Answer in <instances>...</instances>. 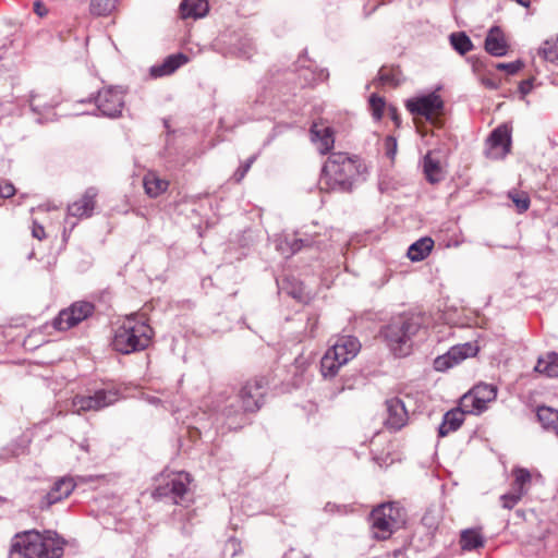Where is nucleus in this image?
Here are the masks:
<instances>
[{"label":"nucleus","instance_id":"nucleus-33","mask_svg":"<svg viewBox=\"0 0 558 558\" xmlns=\"http://www.w3.org/2000/svg\"><path fill=\"white\" fill-rule=\"evenodd\" d=\"M450 43L460 54H465L473 49L471 39L464 33L451 34Z\"/></svg>","mask_w":558,"mask_h":558},{"label":"nucleus","instance_id":"nucleus-15","mask_svg":"<svg viewBox=\"0 0 558 558\" xmlns=\"http://www.w3.org/2000/svg\"><path fill=\"white\" fill-rule=\"evenodd\" d=\"M487 143L495 158H504L511 150V128L507 124L497 126L489 135Z\"/></svg>","mask_w":558,"mask_h":558},{"label":"nucleus","instance_id":"nucleus-27","mask_svg":"<svg viewBox=\"0 0 558 558\" xmlns=\"http://www.w3.org/2000/svg\"><path fill=\"white\" fill-rule=\"evenodd\" d=\"M143 184L146 194L153 198L163 194L169 187V181L159 178L155 172L145 174Z\"/></svg>","mask_w":558,"mask_h":558},{"label":"nucleus","instance_id":"nucleus-40","mask_svg":"<svg viewBox=\"0 0 558 558\" xmlns=\"http://www.w3.org/2000/svg\"><path fill=\"white\" fill-rule=\"evenodd\" d=\"M524 66L523 62L517 60L510 63H497L496 69L500 71H506L508 74H515Z\"/></svg>","mask_w":558,"mask_h":558},{"label":"nucleus","instance_id":"nucleus-31","mask_svg":"<svg viewBox=\"0 0 558 558\" xmlns=\"http://www.w3.org/2000/svg\"><path fill=\"white\" fill-rule=\"evenodd\" d=\"M536 416L545 429H553L558 422V411L550 407H538Z\"/></svg>","mask_w":558,"mask_h":558},{"label":"nucleus","instance_id":"nucleus-30","mask_svg":"<svg viewBox=\"0 0 558 558\" xmlns=\"http://www.w3.org/2000/svg\"><path fill=\"white\" fill-rule=\"evenodd\" d=\"M535 371L548 377H558V354L548 353L538 359Z\"/></svg>","mask_w":558,"mask_h":558},{"label":"nucleus","instance_id":"nucleus-51","mask_svg":"<svg viewBox=\"0 0 558 558\" xmlns=\"http://www.w3.org/2000/svg\"><path fill=\"white\" fill-rule=\"evenodd\" d=\"M551 430H554L558 435V422Z\"/></svg>","mask_w":558,"mask_h":558},{"label":"nucleus","instance_id":"nucleus-32","mask_svg":"<svg viewBox=\"0 0 558 558\" xmlns=\"http://www.w3.org/2000/svg\"><path fill=\"white\" fill-rule=\"evenodd\" d=\"M512 475L514 477V481L512 483L511 488L525 495L527 492L526 486L531 483L532 480L530 471L526 469L518 468L512 471Z\"/></svg>","mask_w":558,"mask_h":558},{"label":"nucleus","instance_id":"nucleus-9","mask_svg":"<svg viewBox=\"0 0 558 558\" xmlns=\"http://www.w3.org/2000/svg\"><path fill=\"white\" fill-rule=\"evenodd\" d=\"M94 312V303L76 301L59 312L58 316L52 320V327L58 331H66L86 320Z\"/></svg>","mask_w":558,"mask_h":558},{"label":"nucleus","instance_id":"nucleus-7","mask_svg":"<svg viewBox=\"0 0 558 558\" xmlns=\"http://www.w3.org/2000/svg\"><path fill=\"white\" fill-rule=\"evenodd\" d=\"M267 380L264 377H253L240 388L236 399L243 412L255 413L265 402Z\"/></svg>","mask_w":558,"mask_h":558},{"label":"nucleus","instance_id":"nucleus-48","mask_svg":"<svg viewBox=\"0 0 558 558\" xmlns=\"http://www.w3.org/2000/svg\"><path fill=\"white\" fill-rule=\"evenodd\" d=\"M283 558H307V555L299 549L291 548L284 554Z\"/></svg>","mask_w":558,"mask_h":558},{"label":"nucleus","instance_id":"nucleus-6","mask_svg":"<svg viewBox=\"0 0 558 558\" xmlns=\"http://www.w3.org/2000/svg\"><path fill=\"white\" fill-rule=\"evenodd\" d=\"M405 108L414 117L415 122L416 118H424L436 128L444 125L445 102L436 93L408 99Z\"/></svg>","mask_w":558,"mask_h":558},{"label":"nucleus","instance_id":"nucleus-26","mask_svg":"<svg viewBox=\"0 0 558 558\" xmlns=\"http://www.w3.org/2000/svg\"><path fill=\"white\" fill-rule=\"evenodd\" d=\"M459 544L462 550L471 551L482 548L485 545L484 536L481 529H466L460 534Z\"/></svg>","mask_w":558,"mask_h":558},{"label":"nucleus","instance_id":"nucleus-5","mask_svg":"<svg viewBox=\"0 0 558 558\" xmlns=\"http://www.w3.org/2000/svg\"><path fill=\"white\" fill-rule=\"evenodd\" d=\"M369 521L373 537L387 541L405 523V512L398 502H386L372 510Z\"/></svg>","mask_w":558,"mask_h":558},{"label":"nucleus","instance_id":"nucleus-39","mask_svg":"<svg viewBox=\"0 0 558 558\" xmlns=\"http://www.w3.org/2000/svg\"><path fill=\"white\" fill-rule=\"evenodd\" d=\"M523 496L520 492L511 488L509 493L501 496L502 507L509 510L512 509Z\"/></svg>","mask_w":558,"mask_h":558},{"label":"nucleus","instance_id":"nucleus-29","mask_svg":"<svg viewBox=\"0 0 558 558\" xmlns=\"http://www.w3.org/2000/svg\"><path fill=\"white\" fill-rule=\"evenodd\" d=\"M43 558H60L63 554V542L50 534L43 535Z\"/></svg>","mask_w":558,"mask_h":558},{"label":"nucleus","instance_id":"nucleus-24","mask_svg":"<svg viewBox=\"0 0 558 558\" xmlns=\"http://www.w3.org/2000/svg\"><path fill=\"white\" fill-rule=\"evenodd\" d=\"M423 173L430 184H437L445 178V168L440 160L434 156V151L429 150L423 158Z\"/></svg>","mask_w":558,"mask_h":558},{"label":"nucleus","instance_id":"nucleus-47","mask_svg":"<svg viewBox=\"0 0 558 558\" xmlns=\"http://www.w3.org/2000/svg\"><path fill=\"white\" fill-rule=\"evenodd\" d=\"M388 113L391 120L395 122L396 126L399 128L401 124V118L399 116L398 109L395 106H389Z\"/></svg>","mask_w":558,"mask_h":558},{"label":"nucleus","instance_id":"nucleus-44","mask_svg":"<svg viewBox=\"0 0 558 558\" xmlns=\"http://www.w3.org/2000/svg\"><path fill=\"white\" fill-rule=\"evenodd\" d=\"M533 81H534V78L531 77V78L524 80L520 83L519 90L523 96L527 95L532 90Z\"/></svg>","mask_w":558,"mask_h":558},{"label":"nucleus","instance_id":"nucleus-23","mask_svg":"<svg viewBox=\"0 0 558 558\" xmlns=\"http://www.w3.org/2000/svg\"><path fill=\"white\" fill-rule=\"evenodd\" d=\"M465 414H470V412H466L460 404L457 408L449 410L444 415L442 422L439 426V436L446 437L450 433L459 429L464 422Z\"/></svg>","mask_w":558,"mask_h":558},{"label":"nucleus","instance_id":"nucleus-14","mask_svg":"<svg viewBox=\"0 0 558 558\" xmlns=\"http://www.w3.org/2000/svg\"><path fill=\"white\" fill-rule=\"evenodd\" d=\"M387 416L385 426L390 430H400L409 421V413L403 401L393 397L386 401Z\"/></svg>","mask_w":558,"mask_h":558},{"label":"nucleus","instance_id":"nucleus-37","mask_svg":"<svg viewBox=\"0 0 558 558\" xmlns=\"http://www.w3.org/2000/svg\"><path fill=\"white\" fill-rule=\"evenodd\" d=\"M369 106L372 110V114L376 120H380L384 116V111L386 108V101L383 97H379L373 94L369 98Z\"/></svg>","mask_w":558,"mask_h":558},{"label":"nucleus","instance_id":"nucleus-21","mask_svg":"<svg viewBox=\"0 0 558 558\" xmlns=\"http://www.w3.org/2000/svg\"><path fill=\"white\" fill-rule=\"evenodd\" d=\"M485 49L488 53L495 57H502L507 54L509 45L500 27L494 26L489 29L485 39Z\"/></svg>","mask_w":558,"mask_h":558},{"label":"nucleus","instance_id":"nucleus-50","mask_svg":"<svg viewBox=\"0 0 558 558\" xmlns=\"http://www.w3.org/2000/svg\"><path fill=\"white\" fill-rule=\"evenodd\" d=\"M302 246H303V240L294 239L292 244H291L292 253L298 252L299 250H301Z\"/></svg>","mask_w":558,"mask_h":558},{"label":"nucleus","instance_id":"nucleus-25","mask_svg":"<svg viewBox=\"0 0 558 558\" xmlns=\"http://www.w3.org/2000/svg\"><path fill=\"white\" fill-rule=\"evenodd\" d=\"M179 11L183 20H196L204 17L208 13L209 4L207 0H182Z\"/></svg>","mask_w":558,"mask_h":558},{"label":"nucleus","instance_id":"nucleus-4","mask_svg":"<svg viewBox=\"0 0 558 558\" xmlns=\"http://www.w3.org/2000/svg\"><path fill=\"white\" fill-rule=\"evenodd\" d=\"M361 350V342L353 336H341L325 352L320 360V373L324 378H333L342 366L352 361Z\"/></svg>","mask_w":558,"mask_h":558},{"label":"nucleus","instance_id":"nucleus-45","mask_svg":"<svg viewBox=\"0 0 558 558\" xmlns=\"http://www.w3.org/2000/svg\"><path fill=\"white\" fill-rule=\"evenodd\" d=\"M32 234L34 238L43 240L46 238L45 228L41 225L34 222L32 228Z\"/></svg>","mask_w":558,"mask_h":558},{"label":"nucleus","instance_id":"nucleus-22","mask_svg":"<svg viewBox=\"0 0 558 558\" xmlns=\"http://www.w3.org/2000/svg\"><path fill=\"white\" fill-rule=\"evenodd\" d=\"M189 62V57L184 53L168 56L162 63L150 68V75L155 78L174 73L181 65Z\"/></svg>","mask_w":558,"mask_h":558},{"label":"nucleus","instance_id":"nucleus-34","mask_svg":"<svg viewBox=\"0 0 558 558\" xmlns=\"http://www.w3.org/2000/svg\"><path fill=\"white\" fill-rule=\"evenodd\" d=\"M116 9V0H90V12L97 16H107Z\"/></svg>","mask_w":558,"mask_h":558},{"label":"nucleus","instance_id":"nucleus-20","mask_svg":"<svg viewBox=\"0 0 558 558\" xmlns=\"http://www.w3.org/2000/svg\"><path fill=\"white\" fill-rule=\"evenodd\" d=\"M59 102V95L52 90L36 92L29 99L32 110L40 116H49Z\"/></svg>","mask_w":558,"mask_h":558},{"label":"nucleus","instance_id":"nucleus-1","mask_svg":"<svg viewBox=\"0 0 558 558\" xmlns=\"http://www.w3.org/2000/svg\"><path fill=\"white\" fill-rule=\"evenodd\" d=\"M366 168L355 155L330 153L322 170L320 183L328 191L351 192L355 180Z\"/></svg>","mask_w":558,"mask_h":558},{"label":"nucleus","instance_id":"nucleus-49","mask_svg":"<svg viewBox=\"0 0 558 558\" xmlns=\"http://www.w3.org/2000/svg\"><path fill=\"white\" fill-rule=\"evenodd\" d=\"M482 84L489 89H497L499 87L498 82L493 77H483Z\"/></svg>","mask_w":558,"mask_h":558},{"label":"nucleus","instance_id":"nucleus-12","mask_svg":"<svg viewBox=\"0 0 558 558\" xmlns=\"http://www.w3.org/2000/svg\"><path fill=\"white\" fill-rule=\"evenodd\" d=\"M477 352L478 347L470 342L454 345L447 353L434 360V368L438 372H446L465 359L475 356Z\"/></svg>","mask_w":558,"mask_h":558},{"label":"nucleus","instance_id":"nucleus-8","mask_svg":"<svg viewBox=\"0 0 558 558\" xmlns=\"http://www.w3.org/2000/svg\"><path fill=\"white\" fill-rule=\"evenodd\" d=\"M497 391L496 386L480 383L460 398V405L470 414H481L496 400Z\"/></svg>","mask_w":558,"mask_h":558},{"label":"nucleus","instance_id":"nucleus-19","mask_svg":"<svg viewBox=\"0 0 558 558\" xmlns=\"http://www.w3.org/2000/svg\"><path fill=\"white\" fill-rule=\"evenodd\" d=\"M75 488V483L71 477H62L54 482L50 490L43 497L40 509H48L52 505L68 498Z\"/></svg>","mask_w":558,"mask_h":558},{"label":"nucleus","instance_id":"nucleus-36","mask_svg":"<svg viewBox=\"0 0 558 558\" xmlns=\"http://www.w3.org/2000/svg\"><path fill=\"white\" fill-rule=\"evenodd\" d=\"M541 53L547 61H558V36L556 38L546 40L541 49Z\"/></svg>","mask_w":558,"mask_h":558},{"label":"nucleus","instance_id":"nucleus-2","mask_svg":"<svg viewBox=\"0 0 558 558\" xmlns=\"http://www.w3.org/2000/svg\"><path fill=\"white\" fill-rule=\"evenodd\" d=\"M153 328L143 315H132L123 319L116 329L111 345L114 351L131 354L145 350L151 342Z\"/></svg>","mask_w":558,"mask_h":558},{"label":"nucleus","instance_id":"nucleus-11","mask_svg":"<svg viewBox=\"0 0 558 558\" xmlns=\"http://www.w3.org/2000/svg\"><path fill=\"white\" fill-rule=\"evenodd\" d=\"M118 400V392L114 390H98L93 396H75L72 407L77 414L88 411H99Z\"/></svg>","mask_w":558,"mask_h":558},{"label":"nucleus","instance_id":"nucleus-28","mask_svg":"<svg viewBox=\"0 0 558 558\" xmlns=\"http://www.w3.org/2000/svg\"><path fill=\"white\" fill-rule=\"evenodd\" d=\"M434 247V241L430 238H422L414 242L408 250V257L413 262L425 259Z\"/></svg>","mask_w":558,"mask_h":558},{"label":"nucleus","instance_id":"nucleus-13","mask_svg":"<svg viewBox=\"0 0 558 558\" xmlns=\"http://www.w3.org/2000/svg\"><path fill=\"white\" fill-rule=\"evenodd\" d=\"M96 105L104 116L118 117L124 105L123 92L114 87H104L98 92Z\"/></svg>","mask_w":558,"mask_h":558},{"label":"nucleus","instance_id":"nucleus-35","mask_svg":"<svg viewBox=\"0 0 558 558\" xmlns=\"http://www.w3.org/2000/svg\"><path fill=\"white\" fill-rule=\"evenodd\" d=\"M400 73L399 68L383 66L378 72V80L383 85L397 86Z\"/></svg>","mask_w":558,"mask_h":558},{"label":"nucleus","instance_id":"nucleus-38","mask_svg":"<svg viewBox=\"0 0 558 558\" xmlns=\"http://www.w3.org/2000/svg\"><path fill=\"white\" fill-rule=\"evenodd\" d=\"M509 197L514 203L520 213L526 211L530 207V197L525 192H510Z\"/></svg>","mask_w":558,"mask_h":558},{"label":"nucleus","instance_id":"nucleus-18","mask_svg":"<svg viewBox=\"0 0 558 558\" xmlns=\"http://www.w3.org/2000/svg\"><path fill=\"white\" fill-rule=\"evenodd\" d=\"M98 191L95 187L87 189L80 198L68 206L70 216L76 218L92 217L97 205Z\"/></svg>","mask_w":558,"mask_h":558},{"label":"nucleus","instance_id":"nucleus-42","mask_svg":"<svg viewBox=\"0 0 558 558\" xmlns=\"http://www.w3.org/2000/svg\"><path fill=\"white\" fill-rule=\"evenodd\" d=\"M386 155L392 160L397 154L398 143L395 136H387L384 142Z\"/></svg>","mask_w":558,"mask_h":558},{"label":"nucleus","instance_id":"nucleus-43","mask_svg":"<svg viewBox=\"0 0 558 558\" xmlns=\"http://www.w3.org/2000/svg\"><path fill=\"white\" fill-rule=\"evenodd\" d=\"M15 194V187L13 184L5 180H0V197L9 198Z\"/></svg>","mask_w":558,"mask_h":558},{"label":"nucleus","instance_id":"nucleus-16","mask_svg":"<svg viewBox=\"0 0 558 558\" xmlns=\"http://www.w3.org/2000/svg\"><path fill=\"white\" fill-rule=\"evenodd\" d=\"M311 140L317 146L319 154H329L335 146V131L322 120L312 123L310 129Z\"/></svg>","mask_w":558,"mask_h":558},{"label":"nucleus","instance_id":"nucleus-52","mask_svg":"<svg viewBox=\"0 0 558 558\" xmlns=\"http://www.w3.org/2000/svg\"><path fill=\"white\" fill-rule=\"evenodd\" d=\"M307 558H311V557L307 556Z\"/></svg>","mask_w":558,"mask_h":558},{"label":"nucleus","instance_id":"nucleus-10","mask_svg":"<svg viewBox=\"0 0 558 558\" xmlns=\"http://www.w3.org/2000/svg\"><path fill=\"white\" fill-rule=\"evenodd\" d=\"M43 534L26 531L14 536L10 558H43Z\"/></svg>","mask_w":558,"mask_h":558},{"label":"nucleus","instance_id":"nucleus-41","mask_svg":"<svg viewBox=\"0 0 558 558\" xmlns=\"http://www.w3.org/2000/svg\"><path fill=\"white\" fill-rule=\"evenodd\" d=\"M255 157H251L247 161H245L243 165H241L234 172L233 178L236 183H240L248 172V170L252 167V163L254 162Z\"/></svg>","mask_w":558,"mask_h":558},{"label":"nucleus","instance_id":"nucleus-3","mask_svg":"<svg viewBox=\"0 0 558 558\" xmlns=\"http://www.w3.org/2000/svg\"><path fill=\"white\" fill-rule=\"evenodd\" d=\"M418 317L401 315L393 318L383 330L384 338L396 356H405L412 349V338L418 332Z\"/></svg>","mask_w":558,"mask_h":558},{"label":"nucleus","instance_id":"nucleus-17","mask_svg":"<svg viewBox=\"0 0 558 558\" xmlns=\"http://www.w3.org/2000/svg\"><path fill=\"white\" fill-rule=\"evenodd\" d=\"M189 475L177 474L169 476L165 485H159L154 492L156 497L171 496L175 504L182 499L187 492Z\"/></svg>","mask_w":558,"mask_h":558},{"label":"nucleus","instance_id":"nucleus-46","mask_svg":"<svg viewBox=\"0 0 558 558\" xmlns=\"http://www.w3.org/2000/svg\"><path fill=\"white\" fill-rule=\"evenodd\" d=\"M34 12L39 17H45L48 14V9L41 1L38 0L34 2Z\"/></svg>","mask_w":558,"mask_h":558}]
</instances>
